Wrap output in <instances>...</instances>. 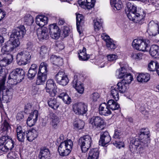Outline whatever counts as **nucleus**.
Instances as JSON below:
<instances>
[{
	"mask_svg": "<svg viewBox=\"0 0 159 159\" xmlns=\"http://www.w3.org/2000/svg\"><path fill=\"white\" fill-rule=\"evenodd\" d=\"M26 30L24 25H21L13 30L10 35V39L6 42L1 49L3 54H8L20 45L19 39L23 37Z\"/></svg>",
	"mask_w": 159,
	"mask_h": 159,
	"instance_id": "nucleus-1",
	"label": "nucleus"
},
{
	"mask_svg": "<svg viewBox=\"0 0 159 159\" xmlns=\"http://www.w3.org/2000/svg\"><path fill=\"white\" fill-rule=\"evenodd\" d=\"M24 77V72L22 69L17 68L12 71L8 77L7 83L11 85L20 82Z\"/></svg>",
	"mask_w": 159,
	"mask_h": 159,
	"instance_id": "nucleus-2",
	"label": "nucleus"
},
{
	"mask_svg": "<svg viewBox=\"0 0 159 159\" xmlns=\"http://www.w3.org/2000/svg\"><path fill=\"white\" fill-rule=\"evenodd\" d=\"M73 146V142L70 139H67L61 142L58 147V150L60 155L66 156L70 152Z\"/></svg>",
	"mask_w": 159,
	"mask_h": 159,
	"instance_id": "nucleus-3",
	"label": "nucleus"
},
{
	"mask_svg": "<svg viewBox=\"0 0 159 159\" xmlns=\"http://www.w3.org/2000/svg\"><path fill=\"white\" fill-rule=\"evenodd\" d=\"M149 41L148 39H135L132 46L136 49L143 52H148L149 48Z\"/></svg>",
	"mask_w": 159,
	"mask_h": 159,
	"instance_id": "nucleus-4",
	"label": "nucleus"
},
{
	"mask_svg": "<svg viewBox=\"0 0 159 159\" xmlns=\"http://www.w3.org/2000/svg\"><path fill=\"white\" fill-rule=\"evenodd\" d=\"M31 57L29 52L27 51H23L20 52L16 55L17 63L20 66L25 65L30 60Z\"/></svg>",
	"mask_w": 159,
	"mask_h": 159,
	"instance_id": "nucleus-5",
	"label": "nucleus"
},
{
	"mask_svg": "<svg viewBox=\"0 0 159 159\" xmlns=\"http://www.w3.org/2000/svg\"><path fill=\"white\" fill-rule=\"evenodd\" d=\"M141 141H142L139 140V139L137 138L132 140L129 146L130 151L133 153L137 152L142 154L143 152L144 148L143 146L145 144L143 145Z\"/></svg>",
	"mask_w": 159,
	"mask_h": 159,
	"instance_id": "nucleus-6",
	"label": "nucleus"
},
{
	"mask_svg": "<svg viewBox=\"0 0 159 159\" xmlns=\"http://www.w3.org/2000/svg\"><path fill=\"white\" fill-rule=\"evenodd\" d=\"M92 139L89 135H85L81 137L79 141V145L82 152H86L90 147L92 143Z\"/></svg>",
	"mask_w": 159,
	"mask_h": 159,
	"instance_id": "nucleus-7",
	"label": "nucleus"
},
{
	"mask_svg": "<svg viewBox=\"0 0 159 159\" xmlns=\"http://www.w3.org/2000/svg\"><path fill=\"white\" fill-rule=\"evenodd\" d=\"M123 136L122 133L120 130L118 129H115L113 136V142L114 145L117 148H120L124 147L125 144L124 142L119 140V139L122 138Z\"/></svg>",
	"mask_w": 159,
	"mask_h": 159,
	"instance_id": "nucleus-8",
	"label": "nucleus"
},
{
	"mask_svg": "<svg viewBox=\"0 0 159 159\" xmlns=\"http://www.w3.org/2000/svg\"><path fill=\"white\" fill-rule=\"evenodd\" d=\"M45 89L46 92L50 96L54 97L56 95L57 87L53 80L49 79L47 80Z\"/></svg>",
	"mask_w": 159,
	"mask_h": 159,
	"instance_id": "nucleus-9",
	"label": "nucleus"
},
{
	"mask_svg": "<svg viewBox=\"0 0 159 159\" xmlns=\"http://www.w3.org/2000/svg\"><path fill=\"white\" fill-rule=\"evenodd\" d=\"M73 109L76 114L83 115L87 111V105L81 102L75 103L73 105Z\"/></svg>",
	"mask_w": 159,
	"mask_h": 159,
	"instance_id": "nucleus-10",
	"label": "nucleus"
},
{
	"mask_svg": "<svg viewBox=\"0 0 159 159\" xmlns=\"http://www.w3.org/2000/svg\"><path fill=\"white\" fill-rule=\"evenodd\" d=\"M55 79L57 83L63 86L66 85L69 82L67 75L63 71H59L55 75Z\"/></svg>",
	"mask_w": 159,
	"mask_h": 159,
	"instance_id": "nucleus-11",
	"label": "nucleus"
},
{
	"mask_svg": "<svg viewBox=\"0 0 159 159\" xmlns=\"http://www.w3.org/2000/svg\"><path fill=\"white\" fill-rule=\"evenodd\" d=\"M147 32L150 36L159 33V23L158 22L153 20L150 21L148 25Z\"/></svg>",
	"mask_w": 159,
	"mask_h": 159,
	"instance_id": "nucleus-12",
	"label": "nucleus"
},
{
	"mask_svg": "<svg viewBox=\"0 0 159 159\" xmlns=\"http://www.w3.org/2000/svg\"><path fill=\"white\" fill-rule=\"evenodd\" d=\"M89 124L91 125L93 128L96 127L97 128L101 127L104 123V119L98 116H94L89 119Z\"/></svg>",
	"mask_w": 159,
	"mask_h": 159,
	"instance_id": "nucleus-13",
	"label": "nucleus"
},
{
	"mask_svg": "<svg viewBox=\"0 0 159 159\" xmlns=\"http://www.w3.org/2000/svg\"><path fill=\"white\" fill-rule=\"evenodd\" d=\"M49 30L51 37L54 39H57L60 36V31L58 26L56 24L49 25Z\"/></svg>",
	"mask_w": 159,
	"mask_h": 159,
	"instance_id": "nucleus-14",
	"label": "nucleus"
},
{
	"mask_svg": "<svg viewBox=\"0 0 159 159\" xmlns=\"http://www.w3.org/2000/svg\"><path fill=\"white\" fill-rule=\"evenodd\" d=\"M137 7L131 2H128L126 4V11L127 16L129 19H132L133 17L135 16V14L136 13Z\"/></svg>",
	"mask_w": 159,
	"mask_h": 159,
	"instance_id": "nucleus-15",
	"label": "nucleus"
},
{
	"mask_svg": "<svg viewBox=\"0 0 159 159\" xmlns=\"http://www.w3.org/2000/svg\"><path fill=\"white\" fill-rule=\"evenodd\" d=\"M37 34L40 40L46 39L48 38L49 35L48 29L46 27H40L37 30Z\"/></svg>",
	"mask_w": 159,
	"mask_h": 159,
	"instance_id": "nucleus-16",
	"label": "nucleus"
},
{
	"mask_svg": "<svg viewBox=\"0 0 159 159\" xmlns=\"http://www.w3.org/2000/svg\"><path fill=\"white\" fill-rule=\"evenodd\" d=\"M78 75H77L74 76L72 84L73 86L75 88L78 92L82 94L84 93V88L83 84L80 81H78Z\"/></svg>",
	"mask_w": 159,
	"mask_h": 159,
	"instance_id": "nucleus-17",
	"label": "nucleus"
},
{
	"mask_svg": "<svg viewBox=\"0 0 159 159\" xmlns=\"http://www.w3.org/2000/svg\"><path fill=\"white\" fill-rule=\"evenodd\" d=\"M149 131L147 128H143L140 130L139 140L142 141V143L146 144L149 140Z\"/></svg>",
	"mask_w": 159,
	"mask_h": 159,
	"instance_id": "nucleus-18",
	"label": "nucleus"
},
{
	"mask_svg": "<svg viewBox=\"0 0 159 159\" xmlns=\"http://www.w3.org/2000/svg\"><path fill=\"white\" fill-rule=\"evenodd\" d=\"M38 111L34 110L30 115L27 120V124L30 127L33 126L36 123L38 116Z\"/></svg>",
	"mask_w": 159,
	"mask_h": 159,
	"instance_id": "nucleus-19",
	"label": "nucleus"
},
{
	"mask_svg": "<svg viewBox=\"0 0 159 159\" xmlns=\"http://www.w3.org/2000/svg\"><path fill=\"white\" fill-rule=\"evenodd\" d=\"M111 138L107 132H102L101 133L99 143L102 146H105L109 143Z\"/></svg>",
	"mask_w": 159,
	"mask_h": 159,
	"instance_id": "nucleus-20",
	"label": "nucleus"
},
{
	"mask_svg": "<svg viewBox=\"0 0 159 159\" xmlns=\"http://www.w3.org/2000/svg\"><path fill=\"white\" fill-rule=\"evenodd\" d=\"M13 91L12 89H5L3 90L2 98V100L6 103L10 102L12 98Z\"/></svg>",
	"mask_w": 159,
	"mask_h": 159,
	"instance_id": "nucleus-21",
	"label": "nucleus"
},
{
	"mask_svg": "<svg viewBox=\"0 0 159 159\" xmlns=\"http://www.w3.org/2000/svg\"><path fill=\"white\" fill-rule=\"evenodd\" d=\"M99 112L100 115L105 116H108L111 114V111L105 102L102 103L100 105Z\"/></svg>",
	"mask_w": 159,
	"mask_h": 159,
	"instance_id": "nucleus-22",
	"label": "nucleus"
},
{
	"mask_svg": "<svg viewBox=\"0 0 159 159\" xmlns=\"http://www.w3.org/2000/svg\"><path fill=\"white\" fill-rule=\"evenodd\" d=\"M48 19L47 16L44 15H38L35 18V22L36 24L40 27H44V26L47 24Z\"/></svg>",
	"mask_w": 159,
	"mask_h": 159,
	"instance_id": "nucleus-23",
	"label": "nucleus"
},
{
	"mask_svg": "<svg viewBox=\"0 0 159 159\" xmlns=\"http://www.w3.org/2000/svg\"><path fill=\"white\" fill-rule=\"evenodd\" d=\"M25 129L26 127H21L20 126H17L16 129L17 138L18 140L20 142H23L25 138V133L26 131Z\"/></svg>",
	"mask_w": 159,
	"mask_h": 159,
	"instance_id": "nucleus-24",
	"label": "nucleus"
},
{
	"mask_svg": "<svg viewBox=\"0 0 159 159\" xmlns=\"http://www.w3.org/2000/svg\"><path fill=\"white\" fill-rule=\"evenodd\" d=\"M135 16L133 17L132 19H130L136 23L141 24L144 21V18L146 15L145 13L143 10L139 13L136 12L135 14Z\"/></svg>",
	"mask_w": 159,
	"mask_h": 159,
	"instance_id": "nucleus-25",
	"label": "nucleus"
},
{
	"mask_svg": "<svg viewBox=\"0 0 159 159\" xmlns=\"http://www.w3.org/2000/svg\"><path fill=\"white\" fill-rule=\"evenodd\" d=\"M38 133L34 129H32L27 131L26 133V137L27 140L31 142L35 139L37 137Z\"/></svg>",
	"mask_w": 159,
	"mask_h": 159,
	"instance_id": "nucleus-26",
	"label": "nucleus"
},
{
	"mask_svg": "<svg viewBox=\"0 0 159 159\" xmlns=\"http://www.w3.org/2000/svg\"><path fill=\"white\" fill-rule=\"evenodd\" d=\"M51 154L49 150L45 148H41L39 157L40 159H50Z\"/></svg>",
	"mask_w": 159,
	"mask_h": 159,
	"instance_id": "nucleus-27",
	"label": "nucleus"
},
{
	"mask_svg": "<svg viewBox=\"0 0 159 159\" xmlns=\"http://www.w3.org/2000/svg\"><path fill=\"white\" fill-rule=\"evenodd\" d=\"M76 15L77 29L80 34L81 32L80 29L82 28L81 25L84 22V17L82 15L77 13Z\"/></svg>",
	"mask_w": 159,
	"mask_h": 159,
	"instance_id": "nucleus-28",
	"label": "nucleus"
},
{
	"mask_svg": "<svg viewBox=\"0 0 159 159\" xmlns=\"http://www.w3.org/2000/svg\"><path fill=\"white\" fill-rule=\"evenodd\" d=\"M128 85L123 82V81H121L119 82L115 86L119 92L121 93H123L126 92L129 88Z\"/></svg>",
	"mask_w": 159,
	"mask_h": 159,
	"instance_id": "nucleus-29",
	"label": "nucleus"
},
{
	"mask_svg": "<svg viewBox=\"0 0 159 159\" xmlns=\"http://www.w3.org/2000/svg\"><path fill=\"white\" fill-rule=\"evenodd\" d=\"M149 52L150 55L155 58H159V47L153 45L150 48Z\"/></svg>",
	"mask_w": 159,
	"mask_h": 159,
	"instance_id": "nucleus-30",
	"label": "nucleus"
},
{
	"mask_svg": "<svg viewBox=\"0 0 159 159\" xmlns=\"http://www.w3.org/2000/svg\"><path fill=\"white\" fill-rule=\"evenodd\" d=\"M99 152L98 148L91 149L89 152L87 159H98Z\"/></svg>",
	"mask_w": 159,
	"mask_h": 159,
	"instance_id": "nucleus-31",
	"label": "nucleus"
},
{
	"mask_svg": "<svg viewBox=\"0 0 159 159\" xmlns=\"http://www.w3.org/2000/svg\"><path fill=\"white\" fill-rule=\"evenodd\" d=\"M38 68V66L35 64H32L29 69L27 76L30 79L33 78L35 75L37 73V70Z\"/></svg>",
	"mask_w": 159,
	"mask_h": 159,
	"instance_id": "nucleus-32",
	"label": "nucleus"
},
{
	"mask_svg": "<svg viewBox=\"0 0 159 159\" xmlns=\"http://www.w3.org/2000/svg\"><path fill=\"white\" fill-rule=\"evenodd\" d=\"M117 69L116 71V75L119 79L123 78L127 74L125 66H122Z\"/></svg>",
	"mask_w": 159,
	"mask_h": 159,
	"instance_id": "nucleus-33",
	"label": "nucleus"
},
{
	"mask_svg": "<svg viewBox=\"0 0 159 159\" xmlns=\"http://www.w3.org/2000/svg\"><path fill=\"white\" fill-rule=\"evenodd\" d=\"M138 81L140 82H145L148 81L150 79V75L148 73L139 74L137 76Z\"/></svg>",
	"mask_w": 159,
	"mask_h": 159,
	"instance_id": "nucleus-34",
	"label": "nucleus"
},
{
	"mask_svg": "<svg viewBox=\"0 0 159 159\" xmlns=\"http://www.w3.org/2000/svg\"><path fill=\"white\" fill-rule=\"evenodd\" d=\"M58 97L61 99L66 104H69L70 103L71 99L65 91H60Z\"/></svg>",
	"mask_w": 159,
	"mask_h": 159,
	"instance_id": "nucleus-35",
	"label": "nucleus"
},
{
	"mask_svg": "<svg viewBox=\"0 0 159 159\" xmlns=\"http://www.w3.org/2000/svg\"><path fill=\"white\" fill-rule=\"evenodd\" d=\"M9 57L4 58L0 61V66H5L11 63L13 59V57L12 55H10Z\"/></svg>",
	"mask_w": 159,
	"mask_h": 159,
	"instance_id": "nucleus-36",
	"label": "nucleus"
},
{
	"mask_svg": "<svg viewBox=\"0 0 159 159\" xmlns=\"http://www.w3.org/2000/svg\"><path fill=\"white\" fill-rule=\"evenodd\" d=\"M93 23L94 29L96 31H99L102 27V21L101 19L97 18L94 19Z\"/></svg>",
	"mask_w": 159,
	"mask_h": 159,
	"instance_id": "nucleus-37",
	"label": "nucleus"
},
{
	"mask_svg": "<svg viewBox=\"0 0 159 159\" xmlns=\"http://www.w3.org/2000/svg\"><path fill=\"white\" fill-rule=\"evenodd\" d=\"M47 78V75L38 73L36 84L38 85L43 84Z\"/></svg>",
	"mask_w": 159,
	"mask_h": 159,
	"instance_id": "nucleus-38",
	"label": "nucleus"
},
{
	"mask_svg": "<svg viewBox=\"0 0 159 159\" xmlns=\"http://www.w3.org/2000/svg\"><path fill=\"white\" fill-rule=\"evenodd\" d=\"M107 104L109 108L112 110H117L120 107L119 105L113 99L108 100Z\"/></svg>",
	"mask_w": 159,
	"mask_h": 159,
	"instance_id": "nucleus-39",
	"label": "nucleus"
},
{
	"mask_svg": "<svg viewBox=\"0 0 159 159\" xmlns=\"http://www.w3.org/2000/svg\"><path fill=\"white\" fill-rule=\"evenodd\" d=\"M50 60L53 64L58 65H61L63 62L62 59L54 55H52L51 56Z\"/></svg>",
	"mask_w": 159,
	"mask_h": 159,
	"instance_id": "nucleus-40",
	"label": "nucleus"
},
{
	"mask_svg": "<svg viewBox=\"0 0 159 159\" xmlns=\"http://www.w3.org/2000/svg\"><path fill=\"white\" fill-rule=\"evenodd\" d=\"M110 4L117 10H120L123 7L122 3L120 0H110Z\"/></svg>",
	"mask_w": 159,
	"mask_h": 159,
	"instance_id": "nucleus-41",
	"label": "nucleus"
},
{
	"mask_svg": "<svg viewBox=\"0 0 159 159\" xmlns=\"http://www.w3.org/2000/svg\"><path fill=\"white\" fill-rule=\"evenodd\" d=\"M47 64L44 62H41L39 66V70L38 73H41L47 75L48 72Z\"/></svg>",
	"mask_w": 159,
	"mask_h": 159,
	"instance_id": "nucleus-42",
	"label": "nucleus"
},
{
	"mask_svg": "<svg viewBox=\"0 0 159 159\" xmlns=\"http://www.w3.org/2000/svg\"><path fill=\"white\" fill-rule=\"evenodd\" d=\"M81 2L82 5H84L88 9H89L94 6L95 1V0H82Z\"/></svg>",
	"mask_w": 159,
	"mask_h": 159,
	"instance_id": "nucleus-43",
	"label": "nucleus"
},
{
	"mask_svg": "<svg viewBox=\"0 0 159 159\" xmlns=\"http://www.w3.org/2000/svg\"><path fill=\"white\" fill-rule=\"evenodd\" d=\"M7 139V137H2L0 139V150L5 152H7L9 149L5 143V141Z\"/></svg>",
	"mask_w": 159,
	"mask_h": 159,
	"instance_id": "nucleus-44",
	"label": "nucleus"
},
{
	"mask_svg": "<svg viewBox=\"0 0 159 159\" xmlns=\"http://www.w3.org/2000/svg\"><path fill=\"white\" fill-rule=\"evenodd\" d=\"M119 91L115 86L112 87L111 91V95L112 98L114 99L116 101H117L119 99Z\"/></svg>",
	"mask_w": 159,
	"mask_h": 159,
	"instance_id": "nucleus-45",
	"label": "nucleus"
},
{
	"mask_svg": "<svg viewBox=\"0 0 159 159\" xmlns=\"http://www.w3.org/2000/svg\"><path fill=\"white\" fill-rule=\"evenodd\" d=\"M48 48L45 46H42L39 50L40 56L42 58H44L48 56Z\"/></svg>",
	"mask_w": 159,
	"mask_h": 159,
	"instance_id": "nucleus-46",
	"label": "nucleus"
},
{
	"mask_svg": "<svg viewBox=\"0 0 159 159\" xmlns=\"http://www.w3.org/2000/svg\"><path fill=\"white\" fill-rule=\"evenodd\" d=\"M23 20L25 24L28 25H31L34 22L33 17L29 14L26 15L24 16Z\"/></svg>",
	"mask_w": 159,
	"mask_h": 159,
	"instance_id": "nucleus-47",
	"label": "nucleus"
},
{
	"mask_svg": "<svg viewBox=\"0 0 159 159\" xmlns=\"http://www.w3.org/2000/svg\"><path fill=\"white\" fill-rule=\"evenodd\" d=\"M48 106L55 110L57 109L59 106V104L56 100L53 98L50 99L48 102Z\"/></svg>",
	"mask_w": 159,
	"mask_h": 159,
	"instance_id": "nucleus-48",
	"label": "nucleus"
},
{
	"mask_svg": "<svg viewBox=\"0 0 159 159\" xmlns=\"http://www.w3.org/2000/svg\"><path fill=\"white\" fill-rule=\"evenodd\" d=\"M6 78V74H5L3 76L2 79L0 80V100L1 99V96H2V93L3 90L5 89V84Z\"/></svg>",
	"mask_w": 159,
	"mask_h": 159,
	"instance_id": "nucleus-49",
	"label": "nucleus"
},
{
	"mask_svg": "<svg viewBox=\"0 0 159 159\" xmlns=\"http://www.w3.org/2000/svg\"><path fill=\"white\" fill-rule=\"evenodd\" d=\"M106 57L108 61L114 63L118 58V56L116 54H110L107 55Z\"/></svg>",
	"mask_w": 159,
	"mask_h": 159,
	"instance_id": "nucleus-50",
	"label": "nucleus"
},
{
	"mask_svg": "<svg viewBox=\"0 0 159 159\" xmlns=\"http://www.w3.org/2000/svg\"><path fill=\"white\" fill-rule=\"evenodd\" d=\"M121 81L128 85L133 80V78L132 75L130 73H127L123 78Z\"/></svg>",
	"mask_w": 159,
	"mask_h": 159,
	"instance_id": "nucleus-51",
	"label": "nucleus"
},
{
	"mask_svg": "<svg viewBox=\"0 0 159 159\" xmlns=\"http://www.w3.org/2000/svg\"><path fill=\"white\" fill-rule=\"evenodd\" d=\"M74 125L75 129H80L83 128L84 123L83 121L79 120L75 121L74 123Z\"/></svg>",
	"mask_w": 159,
	"mask_h": 159,
	"instance_id": "nucleus-52",
	"label": "nucleus"
},
{
	"mask_svg": "<svg viewBox=\"0 0 159 159\" xmlns=\"http://www.w3.org/2000/svg\"><path fill=\"white\" fill-rule=\"evenodd\" d=\"M2 137H6L7 138V139L5 141V142H7L5 143L9 150L12 149L14 147L13 141L12 139L10 138L7 136H4Z\"/></svg>",
	"mask_w": 159,
	"mask_h": 159,
	"instance_id": "nucleus-53",
	"label": "nucleus"
},
{
	"mask_svg": "<svg viewBox=\"0 0 159 159\" xmlns=\"http://www.w3.org/2000/svg\"><path fill=\"white\" fill-rule=\"evenodd\" d=\"M158 63L156 61H152L149 63L148 65V69L150 71H154L156 70Z\"/></svg>",
	"mask_w": 159,
	"mask_h": 159,
	"instance_id": "nucleus-54",
	"label": "nucleus"
},
{
	"mask_svg": "<svg viewBox=\"0 0 159 159\" xmlns=\"http://www.w3.org/2000/svg\"><path fill=\"white\" fill-rule=\"evenodd\" d=\"M143 55V54L141 53L133 52L131 54V57L136 61H139L142 59Z\"/></svg>",
	"mask_w": 159,
	"mask_h": 159,
	"instance_id": "nucleus-55",
	"label": "nucleus"
},
{
	"mask_svg": "<svg viewBox=\"0 0 159 159\" xmlns=\"http://www.w3.org/2000/svg\"><path fill=\"white\" fill-rule=\"evenodd\" d=\"M11 127L8 123L6 121L4 120L1 127V129L5 133L7 134L9 130H10Z\"/></svg>",
	"mask_w": 159,
	"mask_h": 159,
	"instance_id": "nucleus-56",
	"label": "nucleus"
},
{
	"mask_svg": "<svg viewBox=\"0 0 159 159\" xmlns=\"http://www.w3.org/2000/svg\"><path fill=\"white\" fill-rule=\"evenodd\" d=\"M106 45L109 50H113L116 48V46L112 39L107 41L106 43Z\"/></svg>",
	"mask_w": 159,
	"mask_h": 159,
	"instance_id": "nucleus-57",
	"label": "nucleus"
},
{
	"mask_svg": "<svg viewBox=\"0 0 159 159\" xmlns=\"http://www.w3.org/2000/svg\"><path fill=\"white\" fill-rule=\"evenodd\" d=\"M59 122V119L57 116H54L51 118L50 124L54 128H55L57 126Z\"/></svg>",
	"mask_w": 159,
	"mask_h": 159,
	"instance_id": "nucleus-58",
	"label": "nucleus"
},
{
	"mask_svg": "<svg viewBox=\"0 0 159 159\" xmlns=\"http://www.w3.org/2000/svg\"><path fill=\"white\" fill-rule=\"evenodd\" d=\"M8 159H18V155L14 152H11L7 155Z\"/></svg>",
	"mask_w": 159,
	"mask_h": 159,
	"instance_id": "nucleus-59",
	"label": "nucleus"
},
{
	"mask_svg": "<svg viewBox=\"0 0 159 159\" xmlns=\"http://www.w3.org/2000/svg\"><path fill=\"white\" fill-rule=\"evenodd\" d=\"M140 110L141 113L145 117H148L149 114V111L148 109L145 108L143 107H141L140 108Z\"/></svg>",
	"mask_w": 159,
	"mask_h": 159,
	"instance_id": "nucleus-60",
	"label": "nucleus"
},
{
	"mask_svg": "<svg viewBox=\"0 0 159 159\" xmlns=\"http://www.w3.org/2000/svg\"><path fill=\"white\" fill-rule=\"evenodd\" d=\"M34 108L30 103H28L25 106V111L26 113H29L34 110Z\"/></svg>",
	"mask_w": 159,
	"mask_h": 159,
	"instance_id": "nucleus-61",
	"label": "nucleus"
},
{
	"mask_svg": "<svg viewBox=\"0 0 159 159\" xmlns=\"http://www.w3.org/2000/svg\"><path fill=\"white\" fill-rule=\"evenodd\" d=\"M79 58L80 60L85 61L88 60L89 57L88 55H83L82 53H80L79 54Z\"/></svg>",
	"mask_w": 159,
	"mask_h": 159,
	"instance_id": "nucleus-62",
	"label": "nucleus"
},
{
	"mask_svg": "<svg viewBox=\"0 0 159 159\" xmlns=\"http://www.w3.org/2000/svg\"><path fill=\"white\" fill-rule=\"evenodd\" d=\"M99 97V96L98 93H94L91 96L90 98L93 101L95 102L97 101Z\"/></svg>",
	"mask_w": 159,
	"mask_h": 159,
	"instance_id": "nucleus-63",
	"label": "nucleus"
},
{
	"mask_svg": "<svg viewBox=\"0 0 159 159\" xmlns=\"http://www.w3.org/2000/svg\"><path fill=\"white\" fill-rule=\"evenodd\" d=\"M101 37L103 40H104L106 43L107 41H109L111 39H110L109 36L105 33H103L102 34Z\"/></svg>",
	"mask_w": 159,
	"mask_h": 159,
	"instance_id": "nucleus-64",
	"label": "nucleus"
}]
</instances>
